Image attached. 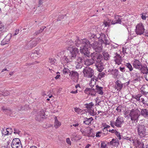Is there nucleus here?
<instances>
[{
	"mask_svg": "<svg viewBox=\"0 0 148 148\" xmlns=\"http://www.w3.org/2000/svg\"><path fill=\"white\" fill-rule=\"evenodd\" d=\"M14 134H17L19 135L20 134L21 132L18 129L14 128Z\"/></svg>",
	"mask_w": 148,
	"mask_h": 148,
	"instance_id": "nucleus-45",
	"label": "nucleus"
},
{
	"mask_svg": "<svg viewBox=\"0 0 148 148\" xmlns=\"http://www.w3.org/2000/svg\"><path fill=\"white\" fill-rule=\"evenodd\" d=\"M115 84L114 88L115 89H117L119 91L122 89L123 87V84L121 83L120 81L117 80L115 82Z\"/></svg>",
	"mask_w": 148,
	"mask_h": 148,
	"instance_id": "nucleus-23",
	"label": "nucleus"
},
{
	"mask_svg": "<svg viewBox=\"0 0 148 148\" xmlns=\"http://www.w3.org/2000/svg\"><path fill=\"white\" fill-rule=\"evenodd\" d=\"M102 133L101 132H98L96 134V137H100L101 136L99 135V134H101Z\"/></svg>",
	"mask_w": 148,
	"mask_h": 148,
	"instance_id": "nucleus-57",
	"label": "nucleus"
},
{
	"mask_svg": "<svg viewBox=\"0 0 148 148\" xmlns=\"http://www.w3.org/2000/svg\"><path fill=\"white\" fill-rule=\"evenodd\" d=\"M55 123L54 126L56 128H58L61 125V123L60 122L58 121L56 117H55L54 118Z\"/></svg>",
	"mask_w": 148,
	"mask_h": 148,
	"instance_id": "nucleus-34",
	"label": "nucleus"
},
{
	"mask_svg": "<svg viewBox=\"0 0 148 148\" xmlns=\"http://www.w3.org/2000/svg\"><path fill=\"white\" fill-rule=\"evenodd\" d=\"M43 0H39V6H40Z\"/></svg>",
	"mask_w": 148,
	"mask_h": 148,
	"instance_id": "nucleus-60",
	"label": "nucleus"
},
{
	"mask_svg": "<svg viewBox=\"0 0 148 148\" xmlns=\"http://www.w3.org/2000/svg\"><path fill=\"white\" fill-rule=\"evenodd\" d=\"M108 72L110 74L112 75L114 78H116L117 77L119 73V71L116 69L112 70L109 69L108 71Z\"/></svg>",
	"mask_w": 148,
	"mask_h": 148,
	"instance_id": "nucleus-24",
	"label": "nucleus"
},
{
	"mask_svg": "<svg viewBox=\"0 0 148 148\" xmlns=\"http://www.w3.org/2000/svg\"><path fill=\"white\" fill-rule=\"evenodd\" d=\"M70 43H71L70 41L68 42L69 45L68 49V50L69 51L68 56L67 57L64 56V62L65 63L72 61L73 60L75 59L77 55L79 52V49L73 46L71 44L70 45Z\"/></svg>",
	"mask_w": 148,
	"mask_h": 148,
	"instance_id": "nucleus-2",
	"label": "nucleus"
},
{
	"mask_svg": "<svg viewBox=\"0 0 148 148\" xmlns=\"http://www.w3.org/2000/svg\"><path fill=\"white\" fill-rule=\"evenodd\" d=\"M133 66L136 69H140L142 68V66L140 62L137 60H135L133 63Z\"/></svg>",
	"mask_w": 148,
	"mask_h": 148,
	"instance_id": "nucleus-21",
	"label": "nucleus"
},
{
	"mask_svg": "<svg viewBox=\"0 0 148 148\" xmlns=\"http://www.w3.org/2000/svg\"><path fill=\"white\" fill-rule=\"evenodd\" d=\"M121 106H118V107H117V108L116 109V110H117L118 112H121Z\"/></svg>",
	"mask_w": 148,
	"mask_h": 148,
	"instance_id": "nucleus-55",
	"label": "nucleus"
},
{
	"mask_svg": "<svg viewBox=\"0 0 148 148\" xmlns=\"http://www.w3.org/2000/svg\"><path fill=\"white\" fill-rule=\"evenodd\" d=\"M99 57L95 62L96 69L99 72H101L104 69V64L103 63V56L102 55L99 53Z\"/></svg>",
	"mask_w": 148,
	"mask_h": 148,
	"instance_id": "nucleus-4",
	"label": "nucleus"
},
{
	"mask_svg": "<svg viewBox=\"0 0 148 148\" xmlns=\"http://www.w3.org/2000/svg\"><path fill=\"white\" fill-rule=\"evenodd\" d=\"M70 71L68 69L65 68L63 70V73L64 74L68 73L69 74H70Z\"/></svg>",
	"mask_w": 148,
	"mask_h": 148,
	"instance_id": "nucleus-41",
	"label": "nucleus"
},
{
	"mask_svg": "<svg viewBox=\"0 0 148 148\" xmlns=\"http://www.w3.org/2000/svg\"><path fill=\"white\" fill-rule=\"evenodd\" d=\"M77 92V90H76L75 91H72L71 92V93H72L73 94H76Z\"/></svg>",
	"mask_w": 148,
	"mask_h": 148,
	"instance_id": "nucleus-61",
	"label": "nucleus"
},
{
	"mask_svg": "<svg viewBox=\"0 0 148 148\" xmlns=\"http://www.w3.org/2000/svg\"><path fill=\"white\" fill-rule=\"evenodd\" d=\"M2 109L3 111L5 114H9L12 113V111L8 107L3 106L2 107Z\"/></svg>",
	"mask_w": 148,
	"mask_h": 148,
	"instance_id": "nucleus-28",
	"label": "nucleus"
},
{
	"mask_svg": "<svg viewBox=\"0 0 148 148\" xmlns=\"http://www.w3.org/2000/svg\"><path fill=\"white\" fill-rule=\"evenodd\" d=\"M74 109L75 111L78 114L81 113L82 111L81 109L79 108H74Z\"/></svg>",
	"mask_w": 148,
	"mask_h": 148,
	"instance_id": "nucleus-43",
	"label": "nucleus"
},
{
	"mask_svg": "<svg viewBox=\"0 0 148 148\" xmlns=\"http://www.w3.org/2000/svg\"><path fill=\"white\" fill-rule=\"evenodd\" d=\"M4 132V133H3V134L6 136L8 135L9 133V130H8L7 128L6 129V132Z\"/></svg>",
	"mask_w": 148,
	"mask_h": 148,
	"instance_id": "nucleus-54",
	"label": "nucleus"
},
{
	"mask_svg": "<svg viewBox=\"0 0 148 148\" xmlns=\"http://www.w3.org/2000/svg\"><path fill=\"white\" fill-rule=\"evenodd\" d=\"M104 128L103 129V131H104V130H106L108 131V130L107 129L109 128L110 126L108 125H107L106 124H105L104 125Z\"/></svg>",
	"mask_w": 148,
	"mask_h": 148,
	"instance_id": "nucleus-46",
	"label": "nucleus"
},
{
	"mask_svg": "<svg viewBox=\"0 0 148 148\" xmlns=\"http://www.w3.org/2000/svg\"><path fill=\"white\" fill-rule=\"evenodd\" d=\"M7 129L8 130H9V131H10V134H11V133L12 132H13V131H12V128H7Z\"/></svg>",
	"mask_w": 148,
	"mask_h": 148,
	"instance_id": "nucleus-59",
	"label": "nucleus"
},
{
	"mask_svg": "<svg viewBox=\"0 0 148 148\" xmlns=\"http://www.w3.org/2000/svg\"><path fill=\"white\" fill-rule=\"evenodd\" d=\"M114 55L115 56L114 57L113 59L115 63L119 65L121 64V62L123 61L121 56L120 54H118L117 53H116Z\"/></svg>",
	"mask_w": 148,
	"mask_h": 148,
	"instance_id": "nucleus-15",
	"label": "nucleus"
},
{
	"mask_svg": "<svg viewBox=\"0 0 148 148\" xmlns=\"http://www.w3.org/2000/svg\"><path fill=\"white\" fill-rule=\"evenodd\" d=\"M140 114V112L136 108L132 109L130 112V116L131 120L135 122L137 121L139 116Z\"/></svg>",
	"mask_w": 148,
	"mask_h": 148,
	"instance_id": "nucleus-6",
	"label": "nucleus"
},
{
	"mask_svg": "<svg viewBox=\"0 0 148 148\" xmlns=\"http://www.w3.org/2000/svg\"><path fill=\"white\" fill-rule=\"evenodd\" d=\"M124 116L126 119L128 120L130 118V110L129 108L125 107L124 112Z\"/></svg>",
	"mask_w": 148,
	"mask_h": 148,
	"instance_id": "nucleus-27",
	"label": "nucleus"
},
{
	"mask_svg": "<svg viewBox=\"0 0 148 148\" xmlns=\"http://www.w3.org/2000/svg\"><path fill=\"white\" fill-rule=\"evenodd\" d=\"M105 74L103 72L99 74V76L101 78H103L105 76Z\"/></svg>",
	"mask_w": 148,
	"mask_h": 148,
	"instance_id": "nucleus-48",
	"label": "nucleus"
},
{
	"mask_svg": "<svg viewBox=\"0 0 148 148\" xmlns=\"http://www.w3.org/2000/svg\"><path fill=\"white\" fill-rule=\"evenodd\" d=\"M106 144L104 143H102L101 146V147L103 148H106Z\"/></svg>",
	"mask_w": 148,
	"mask_h": 148,
	"instance_id": "nucleus-49",
	"label": "nucleus"
},
{
	"mask_svg": "<svg viewBox=\"0 0 148 148\" xmlns=\"http://www.w3.org/2000/svg\"><path fill=\"white\" fill-rule=\"evenodd\" d=\"M142 19L144 20H145L148 17V16L145 13H142L141 14Z\"/></svg>",
	"mask_w": 148,
	"mask_h": 148,
	"instance_id": "nucleus-38",
	"label": "nucleus"
},
{
	"mask_svg": "<svg viewBox=\"0 0 148 148\" xmlns=\"http://www.w3.org/2000/svg\"><path fill=\"white\" fill-rule=\"evenodd\" d=\"M116 131V130H114V129H112V130H109V131L110 132H111L112 133H114L115 131Z\"/></svg>",
	"mask_w": 148,
	"mask_h": 148,
	"instance_id": "nucleus-58",
	"label": "nucleus"
},
{
	"mask_svg": "<svg viewBox=\"0 0 148 148\" xmlns=\"http://www.w3.org/2000/svg\"><path fill=\"white\" fill-rule=\"evenodd\" d=\"M0 94L3 96H5L9 95L10 94V93L9 92L7 91L5 92H0Z\"/></svg>",
	"mask_w": 148,
	"mask_h": 148,
	"instance_id": "nucleus-40",
	"label": "nucleus"
},
{
	"mask_svg": "<svg viewBox=\"0 0 148 148\" xmlns=\"http://www.w3.org/2000/svg\"><path fill=\"white\" fill-rule=\"evenodd\" d=\"M82 46L80 47L79 51L81 53L82 57H79V61L82 62L83 60L85 58L88 57L90 55V52L89 50V49L91 46V44L88 40L86 38L82 40Z\"/></svg>",
	"mask_w": 148,
	"mask_h": 148,
	"instance_id": "nucleus-1",
	"label": "nucleus"
},
{
	"mask_svg": "<svg viewBox=\"0 0 148 148\" xmlns=\"http://www.w3.org/2000/svg\"><path fill=\"white\" fill-rule=\"evenodd\" d=\"M122 19L123 18H122L121 16L115 15L114 16V20L112 21L110 24L114 25L116 24H122V23H123L122 22Z\"/></svg>",
	"mask_w": 148,
	"mask_h": 148,
	"instance_id": "nucleus-17",
	"label": "nucleus"
},
{
	"mask_svg": "<svg viewBox=\"0 0 148 148\" xmlns=\"http://www.w3.org/2000/svg\"><path fill=\"white\" fill-rule=\"evenodd\" d=\"M6 32V28H5L3 25L0 24V37L2 36Z\"/></svg>",
	"mask_w": 148,
	"mask_h": 148,
	"instance_id": "nucleus-30",
	"label": "nucleus"
},
{
	"mask_svg": "<svg viewBox=\"0 0 148 148\" xmlns=\"http://www.w3.org/2000/svg\"><path fill=\"white\" fill-rule=\"evenodd\" d=\"M66 142L67 143L71 145V142L69 138H67L66 140Z\"/></svg>",
	"mask_w": 148,
	"mask_h": 148,
	"instance_id": "nucleus-50",
	"label": "nucleus"
},
{
	"mask_svg": "<svg viewBox=\"0 0 148 148\" xmlns=\"http://www.w3.org/2000/svg\"><path fill=\"white\" fill-rule=\"evenodd\" d=\"M93 120L92 117H91L89 118L85 117L84 118V121L83 123L86 125H90L91 123V121Z\"/></svg>",
	"mask_w": 148,
	"mask_h": 148,
	"instance_id": "nucleus-26",
	"label": "nucleus"
},
{
	"mask_svg": "<svg viewBox=\"0 0 148 148\" xmlns=\"http://www.w3.org/2000/svg\"><path fill=\"white\" fill-rule=\"evenodd\" d=\"M124 122L123 117L121 116H118L115 122L114 125L117 127H121V124Z\"/></svg>",
	"mask_w": 148,
	"mask_h": 148,
	"instance_id": "nucleus-19",
	"label": "nucleus"
},
{
	"mask_svg": "<svg viewBox=\"0 0 148 148\" xmlns=\"http://www.w3.org/2000/svg\"><path fill=\"white\" fill-rule=\"evenodd\" d=\"M94 105L92 102H90L89 103L86 104L85 105L86 107L88 109H90Z\"/></svg>",
	"mask_w": 148,
	"mask_h": 148,
	"instance_id": "nucleus-37",
	"label": "nucleus"
},
{
	"mask_svg": "<svg viewBox=\"0 0 148 148\" xmlns=\"http://www.w3.org/2000/svg\"><path fill=\"white\" fill-rule=\"evenodd\" d=\"M138 134L142 138L145 137L147 135L145 126L144 125H141L139 126L138 128Z\"/></svg>",
	"mask_w": 148,
	"mask_h": 148,
	"instance_id": "nucleus-12",
	"label": "nucleus"
},
{
	"mask_svg": "<svg viewBox=\"0 0 148 148\" xmlns=\"http://www.w3.org/2000/svg\"><path fill=\"white\" fill-rule=\"evenodd\" d=\"M110 25V24L109 23L106 21H104L103 23V25H104L105 27H106L107 26H109Z\"/></svg>",
	"mask_w": 148,
	"mask_h": 148,
	"instance_id": "nucleus-53",
	"label": "nucleus"
},
{
	"mask_svg": "<svg viewBox=\"0 0 148 148\" xmlns=\"http://www.w3.org/2000/svg\"><path fill=\"white\" fill-rule=\"evenodd\" d=\"M103 55L104 59L105 60H107L109 58V55L107 52H104L103 53Z\"/></svg>",
	"mask_w": 148,
	"mask_h": 148,
	"instance_id": "nucleus-35",
	"label": "nucleus"
},
{
	"mask_svg": "<svg viewBox=\"0 0 148 148\" xmlns=\"http://www.w3.org/2000/svg\"><path fill=\"white\" fill-rule=\"evenodd\" d=\"M140 100H141V102H142L143 103V104H145V103L144 102H145V100L143 98H140Z\"/></svg>",
	"mask_w": 148,
	"mask_h": 148,
	"instance_id": "nucleus-62",
	"label": "nucleus"
},
{
	"mask_svg": "<svg viewBox=\"0 0 148 148\" xmlns=\"http://www.w3.org/2000/svg\"><path fill=\"white\" fill-rule=\"evenodd\" d=\"M56 62V60L54 58H50L49 60V62L51 64H54Z\"/></svg>",
	"mask_w": 148,
	"mask_h": 148,
	"instance_id": "nucleus-42",
	"label": "nucleus"
},
{
	"mask_svg": "<svg viewBox=\"0 0 148 148\" xmlns=\"http://www.w3.org/2000/svg\"><path fill=\"white\" fill-rule=\"evenodd\" d=\"M125 69V67H120V70L123 72V71L124 70V69Z\"/></svg>",
	"mask_w": 148,
	"mask_h": 148,
	"instance_id": "nucleus-64",
	"label": "nucleus"
},
{
	"mask_svg": "<svg viewBox=\"0 0 148 148\" xmlns=\"http://www.w3.org/2000/svg\"><path fill=\"white\" fill-rule=\"evenodd\" d=\"M88 136L90 137H94L95 136V134L93 133V131L92 129H90L89 130V132L88 134Z\"/></svg>",
	"mask_w": 148,
	"mask_h": 148,
	"instance_id": "nucleus-39",
	"label": "nucleus"
},
{
	"mask_svg": "<svg viewBox=\"0 0 148 148\" xmlns=\"http://www.w3.org/2000/svg\"><path fill=\"white\" fill-rule=\"evenodd\" d=\"M83 72L84 76L88 78H91L94 75V71L88 66L84 67L83 69Z\"/></svg>",
	"mask_w": 148,
	"mask_h": 148,
	"instance_id": "nucleus-7",
	"label": "nucleus"
},
{
	"mask_svg": "<svg viewBox=\"0 0 148 148\" xmlns=\"http://www.w3.org/2000/svg\"><path fill=\"white\" fill-rule=\"evenodd\" d=\"M145 30L144 26L142 23H140L136 25L135 32L137 35H141L143 34Z\"/></svg>",
	"mask_w": 148,
	"mask_h": 148,
	"instance_id": "nucleus-11",
	"label": "nucleus"
},
{
	"mask_svg": "<svg viewBox=\"0 0 148 148\" xmlns=\"http://www.w3.org/2000/svg\"><path fill=\"white\" fill-rule=\"evenodd\" d=\"M115 122L113 121H110V125L112 127H113V128H114Z\"/></svg>",
	"mask_w": 148,
	"mask_h": 148,
	"instance_id": "nucleus-52",
	"label": "nucleus"
},
{
	"mask_svg": "<svg viewBox=\"0 0 148 148\" xmlns=\"http://www.w3.org/2000/svg\"><path fill=\"white\" fill-rule=\"evenodd\" d=\"M40 41V39L39 38H33L28 44V47L29 48H32L35 46Z\"/></svg>",
	"mask_w": 148,
	"mask_h": 148,
	"instance_id": "nucleus-14",
	"label": "nucleus"
},
{
	"mask_svg": "<svg viewBox=\"0 0 148 148\" xmlns=\"http://www.w3.org/2000/svg\"><path fill=\"white\" fill-rule=\"evenodd\" d=\"M140 114L144 117H148V110L146 109H141Z\"/></svg>",
	"mask_w": 148,
	"mask_h": 148,
	"instance_id": "nucleus-29",
	"label": "nucleus"
},
{
	"mask_svg": "<svg viewBox=\"0 0 148 148\" xmlns=\"http://www.w3.org/2000/svg\"><path fill=\"white\" fill-rule=\"evenodd\" d=\"M119 140L117 139H115L113 138L112 140L109 142H108L107 144L108 145H112L114 146H116L119 145Z\"/></svg>",
	"mask_w": 148,
	"mask_h": 148,
	"instance_id": "nucleus-25",
	"label": "nucleus"
},
{
	"mask_svg": "<svg viewBox=\"0 0 148 148\" xmlns=\"http://www.w3.org/2000/svg\"><path fill=\"white\" fill-rule=\"evenodd\" d=\"M46 28V27L45 26H42L41 27L40 30L36 31L33 34V35L35 36L38 35L40 33L42 32L44 29Z\"/></svg>",
	"mask_w": 148,
	"mask_h": 148,
	"instance_id": "nucleus-32",
	"label": "nucleus"
},
{
	"mask_svg": "<svg viewBox=\"0 0 148 148\" xmlns=\"http://www.w3.org/2000/svg\"><path fill=\"white\" fill-rule=\"evenodd\" d=\"M115 134L118 137L119 139L120 140L121 139V135H120V133L118 132L116 130L115 132Z\"/></svg>",
	"mask_w": 148,
	"mask_h": 148,
	"instance_id": "nucleus-44",
	"label": "nucleus"
},
{
	"mask_svg": "<svg viewBox=\"0 0 148 148\" xmlns=\"http://www.w3.org/2000/svg\"><path fill=\"white\" fill-rule=\"evenodd\" d=\"M19 30L18 29H17L14 32V35H16L18 34L19 32Z\"/></svg>",
	"mask_w": 148,
	"mask_h": 148,
	"instance_id": "nucleus-51",
	"label": "nucleus"
},
{
	"mask_svg": "<svg viewBox=\"0 0 148 148\" xmlns=\"http://www.w3.org/2000/svg\"><path fill=\"white\" fill-rule=\"evenodd\" d=\"M18 110H25V108L24 107H23L21 105H19V106H18Z\"/></svg>",
	"mask_w": 148,
	"mask_h": 148,
	"instance_id": "nucleus-47",
	"label": "nucleus"
},
{
	"mask_svg": "<svg viewBox=\"0 0 148 148\" xmlns=\"http://www.w3.org/2000/svg\"><path fill=\"white\" fill-rule=\"evenodd\" d=\"M82 40H79V38L77 37V39L75 41V44L77 47L82 46Z\"/></svg>",
	"mask_w": 148,
	"mask_h": 148,
	"instance_id": "nucleus-33",
	"label": "nucleus"
},
{
	"mask_svg": "<svg viewBox=\"0 0 148 148\" xmlns=\"http://www.w3.org/2000/svg\"><path fill=\"white\" fill-rule=\"evenodd\" d=\"M94 88H87L85 90L84 92L88 95H90L93 96H95L96 91Z\"/></svg>",
	"mask_w": 148,
	"mask_h": 148,
	"instance_id": "nucleus-16",
	"label": "nucleus"
},
{
	"mask_svg": "<svg viewBox=\"0 0 148 148\" xmlns=\"http://www.w3.org/2000/svg\"><path fill=\"white\" fill-rule=\"evenodd\" d=\"M69 76L71 77L73 82H77L79 79L78 73L75 71H71L70 74H69Z\"/></svg>",
	"mask_w": 148,
	"mask_h": 148,
	"instance_id": "nucleus-13",
	"label": "nucleus"
},
{
	"mask_svg": "<svg viewBox=\"0 0 148 148\" xmlns=\"http://www.w3.org/2000/svg\"><path fill=\"white\" fill-rule=\"evenodd\" d=\"M12 35L11 34H8L1 41V45H4L7 44L11 38Z\"/></svg>",
	"mask_w": 148,
	"mask_h": 148,
	"instance_id": "nucleus-20",
	"label": "nucleus"
},
{
	"mask_svg": "<svg viewBox=\"0 0 148 148\" xmlns=\"http://www.w3.org/2000/svg\"><path fill=\"white\" fill-rule=\"evenodd\" d=\"M60 75H57L55 77V78L56 79H57L59 78L60 77Z\"/></svg>",
	"mask_w": 148,
	"mask_h": 148,
	"instance_id": "nucleus-63",
	"label": "nucleus"
},
{
	"mask_svg": "<svg viewBox=\"0 0 148 148\" xmlns=\"http://www.w3.org/2000/svg\"><path fill=\"white\" fill-rule=\"evenodd\" d=\"M42 55L41 53L40 52V51L37 50L33 51L32 53L31 54V57L35 59L36 58H39Z\"/></svg>",
	"mask_w": 148,
	"mask_h": 148,
	"instance_id": "nucleus-22",
	"label": "nucleus"
},
{
	"mask_svg": "<svg viewBox=\"0 0 148 148\" xmlns=\"http://www.w3.org/2000/svg\"><path fill=\"white\" fill-rule=\"evenodd\" d=\"M96 88L95 90L96 91V92L100 95H102L103 93V87L99 86L98 85L96 86Z\"/></svg>",
	"mask_w": 148,
	"mask_h": 148,
	"instance_id": "nucleus-31",
	"label": "nucleus"
},
{
	"mask_svg": "<svg viewBox=\"0 0 148 148\" xmlns=\"http://www.w3.org/2000/svg\"><path fill=\"white\" fill-rule=\"evenodd\" d=\"M133 145L136 147L144 148V144L136 138L133 140Z\"/></svg>",
	"mask_w": 148,
	"mask_h": 148,
	"instance_id": "nucleus-18",
	"label": "nucleus"
},
{
	"mask_svg": "<svg viewBox=\"0 0 148 148\" xmlns=\"http://www.w3.org/2000/svg\"><path fill=\"white\" fill-rule=\"evenodd\" d=\"M141 97L140 95L138 94L136 95H132L131 100H132L133 99H135L136 101H138L140 100V97Z\"/></svg>",
	"mask_w": 148,
	"mask_h": 148,
	"instance_id": "nucleus-36",
	"label": "nucleus"
},
{
	"mask_svg": "<svg viewBox=\"0 0 148 148\" xmlns=\"http://www.w3.org/2000/svg\"><path fill=\"white\" fill-rule=\"evenodd\" d=\"M45 110L42 109L38 112L35 118L36 120L38 121H40L46 119L47 115L45 114Z\"/></svg>",
	"mask_w": 148,
	"mask_h": 148,
	"instance_id": "nucleus-9",
	"label": "nucleus"
},
{
	"mask_svg": "<svg viewBox=\"0 0 148 148\" xmlns=\"http://www.w3.org/2000/svg\"><path fill=\"white\" fill-rule=\"evenodd\" d=\"M99 53H92L91 55V59H86L84 61V64L87 66L95 63L96 60L99 57Z\"/></svg>",
	"mask_w": 148,
	"mask_h": 148,
	"instance_id": "nucleus-5",
	"label": "nucleus"
},
{
	"mask_svg": "<svg viewBox=\"0 0 148 148\" xmlns=\"http://www.w3.org/2000/svg\"><path fill=\"white\" fill-rule=\"evenodd\" d=\"M80 124L78 122H75V123H74L73 124V125L75 127H77Z\"/></svg>",
	"mask_w": 148,
	"mask_h": 148,
	"instance_id": "nucleus-56",
	"label": "nucleus"
},
{
	"mask_svg": "<svg viewBox=\"0 0 148 148\" xmlns=\"http://www.w3.org/2000/svg\"><path fill=\"white\" fill-rule=\"evenodd\" d=\"M103 45L96 41L91 44V47L95 51L100 53L102 50Z\"/></svg>",
	"mask_w": 148,
	"mask_h": 148,
	"instance_id": "nucleus-8",
	"label": "nucleus"
},
{
	"mask_svg": "<svg viewBox=\"0 0 148 148\" xmlns=\"http://www.w3.org/2000/svg\"><path fill=\"white\" fill-rule=\"evenodd\" d=\"M90 39H93V40L96 41L98 40L99 42L103 46H106L110 43L109 40L104 34H94L90 33L88 34Z\"/></svg>",
	"mask_w": 148,
	"mask_h": 148,
	"instance_id": "nucleus-3",
	"label": "nucleus"
},
{
	"mask_svg": "<svg viewBox=\"0 0 148 148\" xmlns=\"http://www.w3.org/2000/svg\"><path fill=\"white\" fill-rule=\"evenodd\" d=\"M11 147L12 148H22L20 139L17 138L13 139L11 144Z\"/></svg>",
	"mask_w": 148,
	"mask_h": 148,
	"instance_id": "nucleus-10",
	"label": "nucleus"
}]
</instances>
